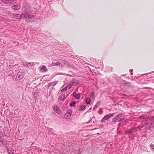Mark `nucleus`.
<instances>
[{"instance_id": "nucleus-1", "label": "nucleus", "mask_w": 154, "mask_h": 154, "mask_svg": "<svg viewBox=\"0 0 154 154\" xmlns=\"http://www.w3.org/2000/svg\"><path fill=\"white\" fill-rule=\"evenodd\" d=\"M34 16L27 14H17L16 17L17 19H20L23 18L27 20L28 21H32L34 19Z\"/></svg>"}, {"instance_id": "nucleus-2", "label": "nucleus", "mask_w": 154, "mask_h": 154, "mask_svg": "<svg viewBox=\"0 0 154 154\" xmlns=\"http://www.w3.org/2000/svg\"><path fill=\"white\" fill-rule=\"evenodd\" d=\"M124 117V114L123 113H121L119 115L116 116L113 119L112 122H116L117 121L119 120L122 121Z\"/></svg>"}, {"instance_id": "nucleus-3", "label": "nucleus", "mask_w": 154, "mask_h": 154, "mask_svg": "<svg viewBox=\"0 0 154 154\" xmlns=\"http://www.w3.org/2000/svg\"><path fill=\"white\" fill-rule=\"evenodd\" d=\"M78 83V81L75 79H73L71 81L68 83V86L69 88L70 89L73 85H76Z\"/></svg>"}, {"instance_id": "nucleus-4", "label": "nucleus", "mask_w": 154, "mask_h": 154, "mask_svg": "<svg viewBox=\"0 0 154 154\" xmlns=\"http://www.w3.org/2000/svg\"><path fill=\"white\" fill-rule=\"evenodd\" d=\"M115 113H109L105 116L102 119L101 122H103L105 120H107L109 118L112 117L115 115Z\"/></svg>"}, {"instance_id": "nucleus-5", "label": "nucleus", "mask_w": 154, "mask_h": 154, "mask_svg": "<svg viewBox=\"0 0 154 154\" xmlns=\"http://www.w3.org/2000/svg\"><path fill=\"white\" fill-rule=\"evenodd\" d=\"M24 75V74L23 72H22V71H20V70L19 72L17 73V77L16 79L17 80H20L21 79L23 78Z\"/></svg>"}, {"instance_id": "nucleus-6", "label": "nucleus", "mask_w": 154, "mask_h": 154, "mask_svg": "<svg viewBox=\"0 0 154 154\" xmlns=\"http://www.w3.org/2000/svg\"><path fill=\"white\" fill-rule=\"evenodd\" d=\"M66 65L68 67L70 66V67L71 66H70L69 64L67 63V62L65 60H62V61L60 63V67L61 68H63L64 67V66Z\"/></svg>"}, {"instance_id": "nucleus-7", "label": "nucleus", "mask_w": 154, "mask_h": 154, "mask_svg": "<svg viewBox=\"0 0 154 154\" xmlns=\"http://www.w3.org/2000/svg\"><path fill=\"white\" fill-rule=\"evenodd\" d=\"M54 110L56 113L59 114H61V111L60 110V108L58 106L56 105H54L53 107Z\"/></svg>"}, {"instance_id": "nucleus-8", "label": "nucleus", "mask_w": 154, "mask_h": 154, "mask_svg": "<svg viewBox=\"0 0 154 154\" xmlns=\"http://www.w3.org/2000/svg\"><path fill=\"white\" fill-rule=\"evenodd\" d=\"M72 112V111L71 110H68L64 116V118L66 119H69L71 116Z\"/></svg>"}, {"instance_id": "nucleus-9", "label": "nucleus", "mask_w": 154, "mask_h": 154, "mask_svg": "<svg viewBox=\"0 0 154 154\" xmlns=\"http://www.w3.org/2000/svg\"><path fill=\"white\" fill-rule=\"evenodd\" d=\"M4 137L5 136L3 135L0 136V143L3 145H5L6 143V141Z\"/></svg>"}, {"instance_id": "nucleus-10", "label": "nucleus", "mask_w": 154, "mask_h": 154, "mask_svg": "<svg viewBox=\"0 0 154 154\" xmlns=\"http://www.w3.org/2000/svg\"><path fill=\"white\" fill-rule=\"evenodd\" d=\"M21 6L19 5H14L12 6L11 8L13 9L18 10L20 8Z\"/></svg>"}, {"instance_id": "nucleus-11", "label": "nucleus", "mask_w": 154, "mask_h": 154, "mask_svg": "<svg viewBox=\"0 0 154 154\" xmlns=\"http://www.w3.org/2000/svg\"><path fill=\"white\" fill-rule=\"evenodd\" d=\"M73 96L77 100L79 99L80 97V95L79 94H77L75 92H74L73 93Z\"/></svg>"}, {"instance_id": "nucleus-12", "label": "nucleus", "mask_w": 154, "mask_h": 154, "mask_svg": "<svg viewBox=\"0 0 154 154\" xmlns=\"http://www.w3.org/2000/svg\"><path fill=\"white\" fill-rule=\"evenodd\" d=\"M58 82H54L49 83L48 85V88L50 87L54 86Z\"/></svg>"}, {"instance_id": "nucleus-13", "label": "nucleus", "mask_w": 154, "mask_h": 154, "mask_svg": "<svg viewBox=\"0 0 154 154\" xmlns=\"http://www.w3.org/2000/svg\"><path fill=\"white\" fill-rule=\"evenodd\" d=\"M137 131V128L136 127L131 128L129 131V133L130 134H132L134 133V132Z\"/></svg>"}, {"instance_id": "nucleus-14", "label": "nucleus", "mask_w": 154, "mask_h": 154, "mask_svg": "<svg viewBox=\"0 0 154 154\" xmlns=\"http://www.w3.org/2000/svg\"><path fill=\"white\" fill-rule=\"evenodd\" d=\"M15 150L12 149L11 148L8 149L7 150V152L9 154H14Z\"/></svg>"}, {"instance_id": "nucleus-15", "label": "nucleus", "mask_w": 154, "mask_h": 154, "mask_svg": "<svg viewBox=\"0 0 154 154\" xmlns=\"http://www.w3.org/2000/svg\"><path fill=\"white\" fill-rule=\"evenodd\" d=\"M60 63L58 62H57L56 63H53L52 64H51L50 66H60Z\"/></svg>"}, {"instance_id": "nucleus-16", "label": "nucleus", "mask_w": 154, "mask_h": 154, "mask_svg": "<svg viewBox=\"0 0 154 154\" xmlns=\"http://www.w3.org/2000/svg\"><path fill=\"white\" fill-rule=\"evenodd\" d=\"M14 1V0H5L4 3L8 4V3H11Z\"/></svg>"}, {"instance_id": "nucleus-17", "label": "nucleus", "mask_w": 154, "mask_h": 154, "mask_svg": "<svg viewBox=\"0 0 154 154\" xmlns=\"http://www.w3.org/2000/svg\"><path fill=\"white\" fill-rule=\"evenodd\" d=\"M65 95L64 94L61 95L59 96V99L61 100H63L65 98Z\"/></svg>"}, {"instance_id": "nucleus-18", "label": "nucleus", "mask_w": 154, "mask_h": 154, "mask_svg": "<svg viewBox=\"0 0 154 154\" xmlns=\"http://www.w3.org/2000/svg\"><path fill=\"white\" fill-rule=\"evenodd\" d=\"M140 119H143L145 121H147V119L145 116H140Z\"/></svg>"}, {"instance_id": "nucleus-19", "label": "nucleus", "mask_w": 154, "mask_h": 154, "mask_svg": "<svg viewBox=\"0 0 154 154\" xmlns=\"http://www.w3.org/2000/svg\"><path fill=\"white\" fill-rule=\"evenodd\" d=\"M91 100L90 98L88 97L85 100V102L87 104H89L90 103Z\"/></svg>"}, {"instance_id": "nucleus-20", "label": "nucleus", "mask_w": 154, "mask_h": 154, "mask_svg": "<svg viewBox=\"0 0 154 154\" xmlns=\"http://www.w3.org/2000/svg\"><path fill=\"white\" fill-rule=\"evenodd\" d=\"M41 69L43 72V71L46 72L47 71V68L45 66H44L42 67Z\"/></svg>"}, {"instance_id": "nucleus-21", "label": "nucleus", "mask_w": 154, "mask_h": 154, "mask_svg": "<svg viewBox=\"0 0 154 154\" xmlns=\"http://www.w3.org/2000/svg\"><path fill=\"white\" fill-rule=\"evenodd\" d=\"M86 107L85 106L82 105L80 107V110L81 111H83L85 109Z\"/></svg>"}, {"instance_id": "nucleus-22", "label": "nucleus", "mask_w": 154, "mask_h": 154, "mask_svg": "<svg viewBox=\"0 0 154 154\" xmlns=\"http://www.w3.org/2000/svg\"><path fill=\"white\" fill-rule=\"evenodd\" d=\"M150 124L151 126H154V119H152L151 120Z\"/></svg>"}, {"instance_id": "nucleus-23", "label": "nucleus", "mask_w": 154, "mask_h": 154, "mask_svg": "<svg viewBox=\"0 0 154 154\" xmlns=\"http://www.w3.org/2000/svg\"><path fill=\"white\" fill-rule=\"evenodd\" d=\"M75 102H73L72 103L70 104V106H71L74 107L75 106Z\"/></svg>"}, {"instance_id": "nucleus-24", "label": "nucleus", "mask_w": 154, "mask_h": 154, "mask_svg": "<svg viewBox=\"0 0 154 154\" xmlns=\"http://www.w3.org/2000/svg\"><path fill=\"white\" fill-rule=\"evenodd\" d=\"M68 87V85L67 86H66L64 88H63V89H62L61 90V92H63V91H66V89H67Z\"/></svg>"}, {"instance_id": "nucleus-25", "label": "nucleus", "mask_w": 154, "mask_h": 154, "mask_svg": "<svg viewBox=\"0 0 154 154\" xmlns=\"http://www.w3.org/2000/svg\"><path fill=\"white\" fill-rule=\"evenodd\" d=\"M31 63H29V62H26V65L27 66H29L31 65Z\"/></svg>"}, {"instance_id": "nucleus-26", "label": "nucleus", "mask_w": 154, "mask_h": 154, "mask_svg": "<svg viewBox=\"0 0 154 154\" xmlns=\"http://www.w3.org/2000/svg\"><path fill=\"white\" fill-rule=\"evenodd\" d=\"M100 104V103L99 102H98L95 105V106H94V107H95V108H97V106L98 105H99Z\"/></svg>"}, {"instance_id": "nucleus-27", "label": "nucleus", "mask_w": 154, "mask_h": 154, "mask_svg": "<svg viewBox=\"0 0 154 154\" xmlns=\"http://www.w3.org/2000/svg\"><path fill=\"white\" fill-rule=\"evenodd\" d=\"M99 113L100 114V115H101L103 113V111H102V109H101V108H100V111L99 112Z\"/></svg>"}, {"instance_id": "nucleus-28", "label": "nucleus", "mask_w": 154, "mask_h": 154, "mask_svg": "<svg viewBox=\"0 0 154 154\" xmlns=\"http://www.w3.org/2000/svg\"><path fill=\"white\" fill-rule=\"evenodd\" d=\"M143 125H139V126L137 128L138 129H140L141 128H143Z\"/></svg>"}, {"instance_id": "nucleus-29", "label": "nucleus", "mask_w": 154, "mask_h": 154, "mask_svg": "<svg viewBox=\"0 0 154 154\" xmlns=\"http://www.w3.org/2000/svg\"><path fill=\"white\" fill-rule=\"evenodd\" d=\"M150 146L152 148V149L154 150V145L153 144H151L150 145Z\"/></svg>"}, {"instance_id": "nucleus-30", "label": "nucleus", "mask_w": 154, "mask_h": 154, "mask_svg": "<svg viewBox=\"0 0 154 154\" xmlns=\"http://www.w3.org/2000/svg\"><path fill=\"white\" fill-rule=\"evenodd\" d=\"M34 65H35V62H32V63H31V65L32 66H34Z\"/></svg>"}, {"instance_id": "nucleus-31", "label": "nucleus", "mask_w": 154, "mask_h": 154, "mask_svg": "<svg viewBox=\"0 0 154 154\" xmlns=\"http://www.w3.org/2000/svg\"><path fill=\"white\" fill-rule=\"evenodd\" d=\"M63 73H58L57 75H63Z\"/></svg>"}, {"instance_id": "nucleus-32", "label": "nucleus", "mask_w": 154, "mask_h": 154, "mask_svg": "<svg viewBox=\"0 0 154 154\" xmlns=\"http://www.w3.org/2000/svg\"><path fill=\"white\" fill-rule=\"evenodd\" d=\"M91 95L92 96H94V93L93 92H92L91 93Z\"/></svg>"}, {"instance_id": "nucleus-33", "label": "nucleus", "mask_w": 154, "mask_h": 154, "mask_svg": "<svg viewBox=\"0 0 154 154\" xmlns=\"http://www.w3.org/2000/svg\"><path fill=\"white\" fill-rule=\"evenodd\" d=\"M96 108H95V107H94L93 109L94 110H96Z\"/></svg>"}, {"instance_id": "nucleus-34", "label": "nucleus", "mask_w": 154, "mask_h": 154, "mask_svg": "<svg viewBox=\"0 0 154 154\" xmlns=\"http://www.w3.org/2000/svg\"><path fill=\"white\" fill-rule=\"evenodd\" d=\"M1 0L2 1V2L3 3H4V2L5 0Z\"/></svg>"}, {"instance_id": "nucleus-35", "label": "nucleus", "mask_w": 154, "mask_h": 154, "mask_svg": "<svg viewBox=\"0 0 154 154\" xmlns=\"http://www.w3.org/2000/svg\"><path fill=\"white\" fill-rule=\"evenodd\" d=\"M133 69H130V71H131V72H132L133 71Z\"/></svg>"}, {"instance_id": "nucleus-36", "label": "nucleus", "mask_w": 154, "mask_h": 154, "mask_svg": "<svg viewBox=\"0 0 154 154\" xmlns=\"http://www.w3.org/2000/svg\"><path fill=\"white\" fill-rule=\"evenodd\" d=\"M71 67L72 68H73V69H74L75 68V67L73 66H72Z\"/></svg>"}, {"instance_id": "nucleus-37", "label": "nucleus", "mask_w": 154, "mask_h": 154, "mask_svg": "<svg viewBox=\"0 0 154 154\" xmlns=\"http://www.w3.org/2000/svg\"><path fill=\"white\" fill-rule=\"evenodd\" d=\"M152 72V73H154V72ZM153 75H154V73L153 74Z\"/></svg>"}, {"instance_id": "nucleus-38", "label": "nucleus", "mask_w": 154, "mask_h": 154, "mask_svg": "<svg viewBox=\"0 0 154 154\" xmlns=\"http://www.w3.org/2000/svg\"><path fill=\"white\" fill-rule=\"evenodd\" d=\"M131 75H133V73H131Z\"/></svg>"}]
</instances>
